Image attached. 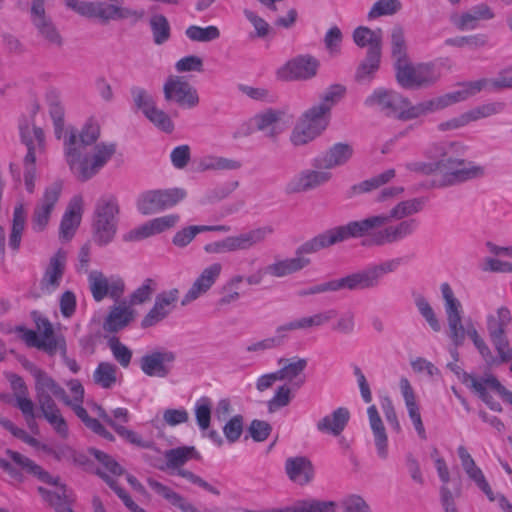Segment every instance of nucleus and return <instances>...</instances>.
I'll return each instance as SVG.
<instances>
[{
    "label": "nucleus",
    "mask_w": 512,
    "mask_h": 512,
    "mask_svg": "<svg viewBox=\"0 0 512 512\" xmlns=\"http://www.w3.org/2000/svg\"><path fill=\"white\" fill-rule=\"evenodd\" d=\"M67 260V253L59 249L49 260L41 280L42 288L51 292L60 286Z\"/></svg>",
    "instance_id": "nucleus-29"
},
{
    "label": "nucleus",
    "mask_w": 512,
    "mask_h": 512,
    "mask_svg": "<svg viewBox=\"0 0 512 512\" xmlns=\"http://www.w3.org/2000/svg\"><path fill=\"white\" fill-rule=\"evenodd\" d=\"M399 388L404 399L409 418L411 419L418 436L425 440L427 438L426 431L421 419L416 395L410 381L406 377H402L399 381Z\"/></svg>",
    "instance_id": "nucleus-27"
},
{
    "label": "nucleus",
    "mask_w": 512,
    "mask_h": 512,
    "mask_svg": "<svg viewBox=\"0 0 512 512\" xmlns=\"http://www.w3.org/2000/svg\"><path fill=\"white\" fill-rule=\"evenodd\" d=\"M279 364L282 367L277 370L279 380L287 381L294 389L302 387L306 381L304 370L307 367L308 361L305 358H292L280 359Z\"/></svg>",
    "instance_id": "nucleus-26"
},
{
    "label": "nucleus",
    "mask_w": 512,
    "mask_h": 512,
    "mask_svg": "<svg viewBox=\"0 0 512 512\" xmlns=\"http://www.w3.org/2000/svg\"><path fill=\"white\" fill-rule=\"evenodd\" d=\"M73 176L81 182L88 181L104 167L106 162H69Z\"/></svg>",
    "instance_id": "nucleus-58"
},
{
    "label": "nucleus",
    "mask_w": 512,
    "mask_h": 512,
    "mask_svg": "<svg viewBox=\"0 0 512 512\" xmlns=\"http://www.w3.org/2000/svg\"><path fill=\"white\" fill-rule=\"evenodd\" d=\"M62 190L63 182L60 180L54 181L44 189L42 197L34 207L31 218V226L34 231L41 232L47 227Z\"/></svg>",
    "instance_id": "nucleus-12"
},
{
    "label": "nucleus",
    "mask_w": 512,
    "mask_h": 512,
    "mask_svg": "<svg viewBox=\"0 0 512 512\" xmlns=\"http://www.w3.org/2000/svg\"><path fill=\"white\" fill-rule=\"evenodd\" d=\"M272 233V227L264 226L240 233L235 236L226 237L229 245V251L235 252L239 250H248L253 246L263 242Z\"/></svg>",
    "instance_id": "nucleus-30"
},
{
    "label": "nucleus",
    "mask_w": 512,
    "mask_h": 512,
    "mask_svg": "<svg viewBox=\"0 0 512 512\" xmlns=\"http://www.w3.org/2000/svg\"><path fill=\"white\" fill-rule=\"evenodd\" d=\"M285 472L288 478L298 484L306 485L314 477V468L311 461L304 456L289 457L285 461Z\"/></svg>",
    "instance_id": "nucleus-31"
},
{
    "label": "nucleus",
    "mask_w": 512,
    "mask_h": 512,
    "mask_svg": "<svg viewBox=\"0 0 512 512\" xmlns=\"http://www.w3.org/2000/svg\"><path fill=\"white\" fill-rule=\"evenodd\" d=\"M440 290L444 301V310L449 328V338L456 347L461 346L465 340V328L462 324V304L455 296L449 283H442Z\"/></svg>",
    "instance_id": "nucleus-8"
},
{
    "label": "nucleus",
    "mask_w": 512,
    "mask_h": 512,
    "mask_svg": "<svg viewBox=\"0 0 512 512\" xmlns=\"http://www.w3.org/2000/svg\"><path fill=\"white\" fill-rule=\"evenodd\" d=\"M321 133L322 131L315 125L305 121V119L301 117L292 130L290 140L293 145L301 146L311 142Z\"/></svg>",
    "instance_id": "nucleus-50"
},
{
    "label": "nucleus",
    "mask_w": 512,
    "mask_h": 512,
    "mask_svg": "<svg viewBox=\"0 0 512 512\" xmlns=\"http://www.w3.org/2000/svg\"><path fill=\"white\" fill-rule=\"evenodd\" d=\"M391 56L394 68L409 59L405 31L402 26L395 25L390 34Z\"/></svg>",
    "instance_id": "nucleus-46"
},
{
    "label": "nucleus",
    "mask_w": 512,
    "mask_h": 512,
    "mask_svg": "<svg viewBox=\"0 0 512 512\" xmlns=\"http://www.w3.org/2000/svg\"><path fill=\"white\" fill-rule=\"evenodd\" d=\"M394 177L395 170L387 169L378 175L352 185L349 189H347L345 196L347 199H352L359 195L369 193L389 183Z\"/></svg>",
    "instance_id": "nucleus-38"
},
{
    "label": "nucleus",
    "mask_w": 512,
    "mask_h": 512,
    "mask_svg": "<svg viewBox=\"0 0 512 512\" xmlns=\"http://www.w3.org/2000/svg\"><path fill=\"white\" fill-rule=\"evenodd\" d=\"M166 466L160 467L161 470L169 469L178 471L190 459L197 458L198 453L193 446H183L165 451Z\"/></svg>",
    "instance_id": "nucleus-44"
},
{
    "label": "nucleus",
    "mask_w": 512,
    "mask_h": 512,
    "mask_svg": "<svg viewBox=\"0 0 512 512\" xmlns=\"http://www.w3.org/2000/svg\"><path fill=\"white\" fill-rule=\"evenodd\" d=\"M173 165L184 171L187 177L195 179L208 171L236 170L240 162H173Z\"/></svg>",
    "instance_id": "nucleus-33"
},
{
    "label": "nucleus",
    "mask_w": 512,
    "mask_h": 512,
    "mask_svg": "<svg viewBox=\"0 0 512 512\" xmlns=\"http://www.w3.org/2000/svg\"><path fill=\"white\" fill-rule=\"evenodd\" d=\"M163 93L166 102L183 109H192L199 104L196 88L180 76H169L163 85Z\"/></svg>",
    "instance_id": "nucleus-11"
},
{
    "label": "nucleus",
    "mask_w": 512,
    "mask_h": 512,
    "mask_svg": "<svg viewBox=\"0 0 512 512\" xmlns=\"http://www.w3.org/2000/svg\"><path fill=\"white\" fill-rule=\"evenodd\" d=\"M282 116V111L268 109L255 115L252 121L254 122L257 130L263 131L266 136L274 138L282 131L279 125Z\"/></svg>",
    "instance_id": "nucleus-40"
},
{
    "label": "nucleus",
    "mask_w": 512,
    "mask_h": 512,
    "mask_svg": "<svg viewBox=\"0 0 512 512\" xmlns=\"http://www.w3.org/2000/svg\"><path fill=\"white\" fill-rule=\"evenodd\" d=\"M59 140L63 141L64 153L67 157L72 159H79L81 157L82 149L86 145L82 142L77 128L73 126L64 127L62 138Z\"/></svg>",
    "instance_id": "nucleus-49"
},
{
    "label": "nucleus",
    "mask_w": 512,
    "mask_h": 512,
    "mask_svg": "<svg viewBox=\"0 0 512 512\" xmlns=\"http://www.w3.org/2000/svg\"><path fill=\"white\" fill-rule=\"evenodd\" d=\"M221 271L222 265L220 263H213L206 267L182 298L181 305L186 306L207 293L219 278Z\"/></svg>",
    "instance_id": "nucleus-21"
},
{
    "label": "nucleus",
    "mask_w": 512,
    "mask_h": 512,
    "mask_svg": "<svg viewBox=\"0 0 512 512\" xmlns=\"http://www.w3.org/2000/svg\"><path fill=\"white\" fill-rule=\"evenodd\" d=\"M370 428L372 430L374 443L379 458L385 460L388 457V436L385 426L375 405L367 409Z\"/></svg>",
    "instance_id": "nucleus-34"
},
{
    "label": "nucleus",
    "mask_w": 512,
    "mask_h": 512,
    "mask_svg": "<svg viewBox=\"0 0 512 512\" xmlns=\"http://www.w3.org/2000/svg\"><path fill=\"white\" fill-rule=\"evenodd\" d=\"M457 454L461 461V466L469 479L486 495L489 501L494 502L496 499L495 494L486 480L483 471L477 466L468 450L461 445L457 448Z\"/></svg>",
    "instance_id": "nucleus-22"
},
{
    "label": "nucleus",
    "mask_w": 512,
    "mask_h": 512,
    "mask_svg": "<svg viewBox=\"0 0 512 512\" xmlns=\"http://www.w3.org/2000/svg\"><path fill=\"white\" fill-rule=\"evenodd\" d=\"M10 171L15 181L20 182L23 180L25 188L28 193H33L35 190V179L37 178V168L35 162H11Z\"/></svg>",
    "instance_id": "nucleus-45"
},
{
    "label": "nucleus",
    "mask_w": 512,
    "mask_h": 512,
    "mask_svg": "<svg viewBox=\"0 0 512 512\" xmlns=\"http://www.w3.org/2000/svg\"><path fill=\"white\" fill-rule=\"evenodd\" d=\"M512 325V313L506 306H501L486 317V327L489 337L506 335L507 328Z\"/></svg>",
    "instance_id": "nucleus-42"
},
{
    "label": "nucleus",
    "mask_w": 512,
    "mask_h": 512,
    "mask_svg": "<svg viewBox=\"0 0 512 512\" xmlns=\"http://www.w3.org/2000/svg\"><path fill=\"white\" fill-rule=\"evenodd\" d=\"M483 89L491 91V79L483 78L477 81L469 82L464 85V89L447 93L445 95L453 96L454 100L449 101V105H453L455 103L468 99L470 96L475 95L476 93L480 92Z\"/></svg>",
    "instance_id": "nucleus-57"
},
{
    "label": "nucleus",
    "mask_w": 512,
    "mask_h": 512,
    "mask_svg": "<svg viewBox=\"0 0 512 512\" xmlns=\"http://www.w3.org/2000/svg\"><path fill=\"white\" fill-rule=\"evenodd\" d=\"M216 231V232H229L230 227L227 225H193L179 230L172 239V243L180 248L186 247L192 242L198 233Z\"/></svg>",
    "instance_id": "nucleus-43"
},
{
    "label": "nucleus",
    "mask_w": 512,
    "mask_h": 512,
    "mask_svg": "<svg viewBox=\"0 0 512 512\" xmlns=\"http://www.w3.org/2000/svg\"><path fill=\"white\" fill-rule=\"evenodd\" d=\"M150 27L155 44L162 45L169 40L171 35V28L167 18L164 15H153L150 18Z\"/></svg>",
    "instance_id": "nucleus-60"
},
{
    "label": "nucleus",
    "mask_w": 512,
    "mask_h": 512,
    "mask_svg": "<svg viewBox=\"0 0 512 512\" xmlns=\"http://www.w3.org/2000/svg\"><path fill=\"white\" fill-rule=\"evenodd\" d=\"M312 239L306 241L296 250L295 257L276 260L275 262L264 267V272L273 277H285L287 275L296 273L310 264V259L305 257V254L316 253L323 248H317L313 251H308V246Z\"/></svg>",
    "instance_id": "nucleus-19"
},
{
    "label": "nucleus",
    "mask_w": 512,
    "mask_h": 512,
    "mask_svg": "<svg viewBox=\"0 0 512 512\" xmlns=\"http://www.w3.org/2000/svg\"><path fill=\"white\" fill-rule=\"evenodd\" d=\"M83 212V197L73 196L67 206L60 223V237L70 240L80 225Z\"/></svg>",
    "instance_id": "nucleus-25"
},
{
    "label": "nucleus",
    "mask_w": 512,
    "mask_h": 512,
    "mask_svg": "<svg viewBox=\"0 0 512 512\" xmlns=\"http://www.w3.org/2000/svg\"><path fill=\"white\" fill-rule=\"evenodd\" d=\"M324 166L316 169H307L295 175L287 184L288 194L307 192L328 182L332 174L329 170L335 168L339 162H325Z\"/></svg>",
    "instance_id": "nucleus-15"
},
{
    "label": "nucleus",
    "mask_w": 512,
    "mask_h": 512,
    "mask_svg": "<svg viewBox=\"0 0 512 512\" xmlns=\"http://www.w3.org/2000/svg\"><path fill=\"white\" fill-rule=\"evenodd\" d=\"M320 67L319 60L310 55H298L277 70V77L284 81H307L314 78Z\"/></svg>",
    "instance_id": "nucleus-14"
},
{
    "label": "nucleus",
    "mask_w": 512,
    "mask_h": 512,
    "mask_svg": "<svg viewBox=\"0 0 512 512\" xmlns=\"http://www.w3.org/2000/svg\"><path fill=\"white\" fill-rule=\"evenodd\" d=\"M119 370L116 365L109 362H101L93 372V381L103 389H112L118 379Z\"/></svg>",
    "instance_id": "nucleus-52"
},
{
    "label": "nucleus",
    "mask_w": 512,
    "mask_h": 512,
    "mask_svg": "<svg viewBox=\"0 0 512 512\" xmlns=\"http://www.w3.org/2000/svg\"><path fill=\"white\" fill-rule=\"evenodd\" d=\"M132 319L133 311L129 307L115 306L105 320L104 329L108 332H117L126 327Z\"/></svg>",
    "instance_id": "nucleus-48"
},
{
    "label": "nucleus",
    "mask_w": 512,
    "mask_h": 512,
    "mask_svg": "<svg viewBox=\"0 0 512 512\" xmlns=\"http://www.w3.org/2000/svg\"><path fill=\"white\" fill-rule=\"evenodd\" d=\"M386 224L387 218L384 214L371 215L361 220L350 221L345 225L331 228L313 237L312 242L307 246L308 251H313L317 248L325 249L350 238H361L369 235L373 237L377 232L376 230L381 227L384 228ZM371 239L363 244L373 245Z\"/></svg>",
    "instance_id": "nucleus-3"
},
{
    "label": "nucleus",
    "mask_w": 512,
    "mask_h": 512,
    "mask_svg": "<svg viewBox=\"0 0 512 512\" xmlns=\"http://www.w3.org/2000/svg\"><path fill=\"white\" fill-rule=\"evenodd\" d=\"M408 103V98L397 91L377 88L364 101L365 106L375 109L387 117L400 120L402 108Z\"/></svg>",
    "instance_id": "nucleus-13"
},
{
    "label": "nucleus",
    "mask_w": 512,
    "mask_h": 512,
    "mask_svg": "<svg viewBox=\"0 0 512 512\" xmlns=\"http://www.w3.org/2000/svg\"><path fill=\"white\" fill-rule=\"evenodd\" d=\"M494 17L493 10L487 4L481 3L455 18L454 24L461 31L474 30L478 27L479 20H491Z\"/></svg>",
    "instance_id": "nucleus-35"
},
{
    "label": "nucleus",
    "mask_w": 512,
    "mask_h": 512,
    "mask_svg": "<svg viewBox=\"0 0 512 512\" xmlns=\"http://www.w3.org/2000/svg\"><path fill=\"white\" fill-rule=\"evenodd\" d=\"M11 385L15 392V405L22 412L28 427L33 431L37 427L35 404L28 396L27 387L22 378L17 376L11 380Z\"/></svg>",
    "instance_id": "nucleus-28"
},
{
    "label": "nucleus",
    "mask_w": 512,
    "mask_h": 512,
    "mask_svg": "<svg viewBox=\"0 0 512 512\" xmlns=\"http://www.w3.org/2000/svg\"><path fill=\"white\" fill-rule=\"evenodd\" d=\"M414 303L418 312L425 319L430 328L435 332H439L441 330L440 321L426 297L418 294L414 296Z\"/></svg>",
    "instance_id": "nucleus-61"
},
{
    "label": "nucleus",
    "mask_w": 512,
    "mask_h": 512,
    "mask_svg": "<svg viewBox=\"0 0 512 512\" xmlns=\"http://www.w3.org/2000/svg\"><path fill=\"white\" fill-rule=\"evenodd\" d=\"M149 487L159 496L167 500L172 506L179 508L182 512H201L193 504L188 502L182 495L159 481L148 478Z\"/></svg>",
    "instance_id": "nucleus-39"
},
{
    "label": "nucleus",
    "mask_w": 512,
    "mask_h": 512,
    "mask_svg": "<svg viewBox=\"0 0 512 512\" xmlns=\"http://www.w3.org/2000/svg\"><path fill=\"white\" fill-rule=\"evenodd\" d=\"M176 354L165 348L152 350L140 359L142 372L149 377L165 378L172 369Z\"/></svg>",
    "instance_id": "nucleus-18"
},
{
    "label": "nucleus",
    "mask_w": 512,
    "mask_h": 512,
    "mask_svg": "<svg viewBox=\"0 0 512 512\" xmlns=\"http://www.w3.org/2000/svg\"><path fill=\"white\" fill-rule=\"evenodd\" d=\"M31 15L33 25L36 27L38 34L51 46H62V37L53 24L52 20L46 16L44 7L39 4L32 5Z\"/></svg>",
    "instance_id": "nucleus-24"
},
{
    "label": "nucleus",
    "mask_w": 512,
    "mask_h": 512,
    "mask_svg": "<svg viewBox=\"0 0 512 512\" xmlns=\"http://www.w3.org/2000/svg\"><path fill=\"white\" fill-rule=\"evenodd\" d=\"M426 202L427 198L425 197L398 202L388 214H384L387 224L373 235L371 243L375 246H383L400 242L412 236L417 231L419 222L410 217L421 212Z\"/></svg>",
    "instance_id": "nucleus-1"
},
{
    "label": "nucleus",
    "mask_w": 512,
    "mask_h": 512,
    "mask_svg": "<svg viewBox=\"0 0 512 512\" xmlns=\"http://www.w3.org/2000/svg\"><path fill=\"white\" fill-rule=\"evenodd\" d=\"M454 100L453 96L442 95L427 101L420 102L416 105H413L408 99L407 105L402 108V112L400 114V120L408 121L412 119L419 118L421 116H425L430 113H434L436 111L442 110L449 105V101Z\"/></svg>",
    "instance_id": "nucleus-23"
},
{
    "label": "nucleus",
    "mask_w": 512,
    "mask_h": 512,
    "mask_svg": "<svg viewBox=\"0 0 512 512\" xmlns=\"http://www.w3.org/2000/svg\"><path fill=\"white\" fill-rule=\"evenodd\" d=\"M489 338L495 351L497 352V356H494L491 353L492 360L483 358L486 365L492 367L512 361V347L510 346L507 335H498Z\"/></svg>",
    "instance_id": "nucleus-47"
},
{
    "label": "nucleus",
    "mask_w": 512,
    "mask_h": 512,
    "mask_svg": "<svg viewBox=\"0 0 512 512\" xmlns=\"http://www.w3.org/2000/svg\"><path fill=\"white\" fill-rule=\"evenodd\" d=\"M382 52H367L365 59L355 72L357 82H370L379 70Z\"/></svg>",
    "instance_id": "nucleus-53"
},
{
    "label": "nucleus",
    "mask_w": 512,
    "mask_h": 512,
    "mask_svg": "<svg viewBox=\"0 0 512 512\" xmlns=\"http://www.w3.org/2000/svg\"><path fill=\"white\" fill-rule=\"evenodd\" d=\"M336 504L333 501L317 499H303L285 507V512H335Z\"/></svg>",
    "instance_id": "nucleus-54"
},
{
    "label": "nucleus",
    "mask_w": 512,
    "mask_h": 512,
    "mask_svg": "<svg viewBox=\"0 0 512 512\" xmlns=\"http://www.w3.org/2000/svg\"><path fill=\"white\" fill-rule=\"evenodd\" d=\"M43 417L51 425L54 431L61 437L66 438L68 436V425L64 417L62 416L60 409L56 403L39 406Z\"/></svg>",
    "instance_id": "nucleus-55"
},
{
    "label": "nucleus",
    "mask_w": 512,
    "mask_h": 512,
    "mask_svg": "<svg viewBox=\"0 0 512 512\" xmlns=\"http://www.w3.org/2000/svg\"><path fill=\"white\" fill-rule=\"evenodd\" d=\"M186 37L193 42H211L220 37V30L217 26L210 25L200 27L191 25L185 30Z\"/></svg>",
    "instance_id": "nucleus-59"
},
{
    "label": "nucleus",
    "mask_w": 512,
    "mask_h": 512,
    "mask_svg": "<svg viewBox=\"0 0 512 512\" xmlns=\"http://www.w3.org/2000/svg\"><path fill=\"white\" fill-rule=\"evenodd\" d=\"M6 455L21 469L53 487L52 490H49L40 486L38 492L56 512H73L71 509V504L74 501L73 494L64 484L60 483L59 477L51 476L34 461L19 452L8 449Z\"/></svg>",
    "instance_id": "nucleus-2"
},
{
    "label": "nucleus",
    "mask_w": 512,
    "mask_h": 512,
    "mask_svg": "<svg viewBox=\"0 0 512 512\" xmlns=\"http://www.w3.org/2000/svg\"><path fill=\"white\" fill-rule=\"evenodd\" d=\"M89 289L96 302L105 297L118 300L124 293L125 284L122 278L116 275L106 277L101 271L93 270L88 274Z\"/></svg>",
    "instance_id": "nucleus-16"
},
{
    "label": "nucleus",
    "mask_w": 512,
    "mask_h": 512,
    "mask_svg": "<svg viewBox=\"0 0 512 512\" xmlns=\"http://www.w3.org/2000/svg\"><path fill=\"white\" fill-rule=\"evenodd\" d=\"M329 116L330 112L327 110V107L318 103L305 111L302 118L323 132L328 126Z\"/></svg>",
    "instance_id": "nucleus-64"
},
{
    "label": "nucleus",
    "mask_w": 512,
    "mask_h": 512,
    "mask_svg": "<svg viewBox=\"0 0 512 512\" xmlns=\"http://www.w3.org/2000/svg\"><path fill=\"white\" fill-rule=\"evenodd\" d=\"M350 412L345 407L335 409L317 422V429L322 433L339 436L348 424Z\"/></svg>",
    "instance_id": "nucleus-37"
},
{
    "label": "nucleus",
    "mask_w": 512,
    "mask_h": 512,
    "mask_svg": "<svg viewBox=\"0 0 512 512\" xmlns=\"http://www.w3.org/2000/svg\"><path fill=\"white\" fill-rule=\"evenodd\" d=\"M186 195V191L182 188L148 191L139 197L137 208L144 215L157 213L175 206Z\"/></svg>",
    "instance_id": "nucleus-10"
},
{
    "label": "nucleus",
    "mask_w": 512,
    "mask_h": 512,
    "mask_svg": "<svg viewBox=\"0 0 512 512\" xmlns=\"http://www.w3.org/2000/svg\"><path fill=\"white\" fill-rule=\"evenodd\" d=\"M194 413L200 430H208L211 422L212 400L207 396L199 398L195 403Z\"/></svg>",
    "instance_id": "nucleus-62"
},
{
    "label": "nucleus",
    "mask_w": 512,
    "mask_h": 512,
    "mask_svg": "<svg viewBox=\"0 0 512 512\" xmlns=\"http://www.w3.org/2000/svg\"><path fill=\"white\" fill-rule=\"evenodd\" d=\"M394 69L396 81L404 89L428 88L441 78L440 69L433 62L413 63L408 59Z\"/></svg>",
    "instance_id": "nucleus-7"
},
{
    "label": "nucleus",
    "mask_w": 512,
    "mask_h": 512,
    "mask_svg": "<svg viewBox=\"0 0 512 512\" xmlns=\"http://www.w3.org/2000/svg\"><path fill=\"white\" fill-rule=\"evenodd\" d=\"M413 167L426 174H433L436 187L456 185L465 181L481 178L485 175V167L476 162H427Z\"/></svg>",
    "instance_id": "nucleus-4"
},
{
    "label": "nucleus",
    "mask_w": 512,
    "mask_h": 512,
    "mask_svg": "<svg viewBox=\"0 0 512 512\" xmlns=\"http://www.w3.org/2000/svg\"><path fill=\"white\" fill-rule=\"evenodd\" d=\"M40 111V104L34 101L31 104L30 116H23L19 120V131L22 141L27 147L24 160H36L42 157L45 148V136L40 127L35 126L34 116Z\"/></svg>",
    "instance_id": "nucleus-9"
},
{
    "label": "nucleus",
    "mask_w": 512,
    "mask_h": 512,
    "mask_svg": "<svg viewBox=\"0 0 512 512\" xmlns=\"http://www.w3.org/2000/svg\"><path fill=\"white\" fill-rule=\"evenodd\" d=\"M402 9L400 0H378L368 12V19H376L381 16H392Z\"/></svg>",
    "instance_id": "nucleus-63"
},
{
    "label": "nucleus",
    "mask_w": 512,
    "mask_h": 512,
    "mask_svg": "<svg viewBox=\"0 0 512 512\" xmlns=\"http://www.w3.org/2000/svg\"><path fill=\"white\" fill-rule=\"evenodd\" d=\"M119 202L114 195L101 196L95 205L93 217L94 240L104 246L110 243L117 230Z\"/></svg>",
    "instance_id": "nucleus-6"
},
{
    "label": "nucleus",
    "mask_w": 512,
    "mask_h": 512,
    "mask_svg": "<svg viewBox=\"0 0 512 512\" xmlns=\"http://www.w3.org/2000/svg\"><path fill=\"white\" fill-rule=\"evenodd\" d=\"M46 100L49 107V114L54 124V133L57 139L62 138L64 128V108L61 104L59 94L56 91H50L46 94Z\"/></svg>",
    "instance_id": "nucleus-51"
},
{
    "label": "nucleus",
    "mask_w": 512,
    "mask_h": 512,
    "mask_svg": "<svg viewBox=\"0 0 512 512\" xmlns=\"http://www.w3.org/2000/svg\"><path fill=\"white\" fill-rule=\"evenodd\" d=\"M401 258L385 260L371 265L364 270L349 274L345 277L334 279L335 289L339 290H366L377 287L382 277L395 272L401 265Z\"/></svg>",
    "instance_id": "nucleus-5"
},
{
    "label": "nucleus",
    "mask_w": 512,
    "mask_h": 512,
    "mask_svg": "<svg viewBox=\"0 0 512 512\" xmlns=\"http://www.w3.org/2000/svg\"><path fill=\"white\" fill-rule=\"evenodd\" d=\"M97 411L98 416L112 427L114 431L126 442L145 449L154 447L155 443L152 440H145L135 431L127 429L123 425L117 423L102 407L98 406Z\"/></svg>",
    "instance_id": "nucleus-36"
},
{
    "label": "nucleus",
    "mask_w": 512,
    "mask_h": 512,
    "mask_svg": "<svg viewBox=\"0 0 512 512\" xmlns=\"http://www.w3.org/2000/svg\"><path fill=\"white\" fill-rule=\"evenodd\" d=\"M353 40L358 47H368L367 52H382V30H372L365 26L353 31Z\"/></svg>",
    "instance_id": "nucleus-41"
},
{
    "label": "nucleus",
    "mask_w": 512,
    "mask_h": 512,
    "mask_svg": "<svg viewBox=\"0 0 512 512\" xmlns=\"http://www.w3.org/2000/svg\"><path fill=\"white\" fill-rule=\"evenodd\" d=\"M31 373L35 379L36 400L39 406H48V404L55 403L52 397L63 401L65 404L71 403L65 390L45 371L33 367Z\"/></svg>",
    "instance_id": "nucleus-17"
},
{
    "label": "nucleus",
    "mask_w": 512,
    "mask_h": 512,
    "mask_svg": "<svg viewBox=\"0 0 512 512\" xmlns=\"http://www.w3.org/2000/svg\"><path fill=\"white\" fill-rule=\"evenodd\" d=\"M180 292L177 288L162 291L155 297L154 305L141 321L142 328H149L164 320L175 309Z\"/></svg>",
    "instance_id": "nucleus-20"
},
{
    "label": "nucleus",
    "mask_w": 512,
    "mask_h": 512,
    "mask_svg": "<svg viewBox=\"0 0 512 512\" xmlns=\"http://www.w3.org/2000/svg\"><path fill=\"white\" fill-rule=\"evenodd\" d=\"M115 5L103 2H88L82 8L81 15L85 17L98 18L102 23L115 21Z\"/></svg>",
    "instance_id": "nucleus-56"
},
{
    "label": "nucleus",
    "mask_w": 512,
    "mask_h": 512,
    "mask_svg": "<svg viewBox=\"0 0 512 512\" xmlns=\"http://www.w3.org/2000/svg\"><path fill=\"white\" fill-rule=\"evenodd\" d=\"M37 328L40 332V341L42 350L49 355H54L57 352H65V338L62 335L55 334L51 323L46 318H39L36 320Z\"/></svg>",
    "instance_id": "nucleus-32"
}]
</instances>
